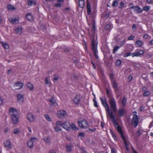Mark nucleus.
Listing matches in <instances>:
<instances>
[{
  "instance_id": "obj_1",
  "label": "nucleus",
  "mask_w": 153,
  "mask_h": 153,
  "mask_svg": "<svg viewBox=\"0 0 153 153\" xmlns=\"http://www.w3.org/2000/svg\"><path fill=\"white\" fill-rule=\"evenodd\" d=\"M91 45L92 49L93 50L94 55L97 60L99 59V56L97 55L98 51L97 49V45H96V42L94 38L92 39Z\"/></svg>"
},
{
  "instance_id": "obj_2",
  "label": "nucleus",
  "mask_w": 153,
  "mask_h": 153,
  "mask_svg": "<svg viewBox=\"0 0 153 153\" xmlns=\"http://www.w3.org/2000/svg\"><path fill=\"white\" fill-rule=\"evenodd\" d=\"M91 45L92 49L93 50L94 55L97 60L99 59V56L97 55L98 51L97 49V45H96V42L94 38L92 39Z\"/></svg>"
},
{
  "instance_id": "obj_3",
  "label": "nucleus",
  "mask_w": 153,
  "mask_h": 153,
  "mask_svg": "<svg viewBox=\"0 0 153 153\" xmlns=\"http://www.w3.org/2000/svg\"><path fill=\"white\" fill-rule=\"evenodd\" d=\"M139 119L138 115H134L131 121V125L134 128H136L139 123Z\"/></svg>"
},
{
  "instance_id": "obj_4",
  "label": "nucleus",
  "mask_w": 153,
  "mask_h": 153,
  "mask_svg": "<svg viewBox=\"0 0 153 153\" xmlns=\"http://www.w3.org/2000/svg\"><path fill=\"white\" fill-rule=\"evenodd\" d=\"M109 102L112 108L113 112H116L117 111V107L116 101L113 98H110L109 100Z\"/></svg>"
},
{
  "instance_id": "obj_5",
  "label": "nucleus",
  "mask_w": 153,
  "mask_h": 153,
  "mask_svg": "<svg viewBox=\"0 0 153 153\" xmlns=\"http://www.w3.org/2000/svg\"><path fill=\"white\" fill-rule=\"evenodd\" d=\"M78 123L79 126L82 128H85L88 126V122L85 120H83L81 121H78Z\"/></svg>"
},
{
  "instance_id": "obj_6",
  "label": "nucleus",
  "mask_w": 153,
  "mask_h": 153,
  "mask_svg": "<svg viewBox=\"0 0 153 153\" xmlns=\"http://www.w3.org/2000/svg\"><path fill=\"white\" fill-rule=\"evenodd\" d=\"M57 115L59 118H62L63 117H66L67 114L65 111L60 110L58 112Z\"/></svg>"
},
{
  "instance_id": "obj_7",
  "label": "nucleus",
  "mask_w": 153,
  "mask_h": 153,
  "mask_svg": "<svg viewBox=\"0 0 153 153\" xmlns=\"http://www.w3.org/2000/svg\"><path fill=\"white\" fill-rule=\"evenodd\" d=\"M12 121L14 124H16L18 122L19 114H11Z\"/></svg>"
},
{
  "instance_id": "obj_8",
  "label": "nucleus",
  "mask_w": 153,
  "mask_h": 153,
  "mask_svg": "<svg viewBox=\"0 0 153 153\" xmlns=\"http://www.w3.org/2000/svg\"><path fill=\"white\" fill-rule=\"evenodd\" d=\"M36 140V137H32L30 138V140L27 142V144L28 147L30 148H32L33 147V143L34 141Z\"/></svg>"
},
{
  "instance_id": "obj_9",
  "label": "nucleus",
  "mask_w": 153,
  "mask_h": 153,
  "mask_svg": "<svg viewBox=\"0 0 153 153\" xmlns=\"http://www.w3.org/2000/svg\"><path fill=\"white\" fill-rule=\"evenodd\" d=\"M102 104L104 107L105 108L106 110H108L109 107L108 104L105 99L104 100L102 97L100 98Z\"/></svg>"
},
{
  "instance_id": "obj_10",
  "label": "nucleus",
  "mask_w": 153,
  "mask_h": 153,
  "mask_svg": "<svg viewBox=\"0 0 153 153\" xmlns=\"http://www.w3.org/2000/svg\"><path fill=\"white\" fill-rule=\"evenodd\" d=\"M71 124L68 122H64V123L63 124V128L66 129L67 131L71 130Z\"/></svg>"
},
{
  "instance_id": "obj_11",
  "label": "nucleus",
  "mask_w": 153,
  "mask_h": 153,
  "mask_svg": "<svg viewBox=\"0 0 153 153\" xmlns=\"http://www.w3.org/2000/svg\"><path fill=\"white\" fill-rule=\"evenodd\" d=\"M117 129L118 132L120 134L122 139H124L126 138L124 135V134L122 129L121 127L119 125L117 126Z\"/></svg>"
},
{
  "instance_id": "obj_12",
  "label": "nucleus",
  "mask_w": 153,
  "mask_h": 153,
  "mask_svg": "<svg viewBox=\"0 0 153 153\" xmlns=\"http://www.w3.org/2000/svg\"><path fill=\"white\" fill-rule=\"evenodd\" d=\"M80 96L79 94L76 95L74 100V101L75 104L78 105L80 100Z\"/></svg>"
},
{
  "instance_id": "obj_13",
  "label": "nucleus",
  "mask_w": 153,
  "mask_h": 153,
  "mask_svg": "<svg viewBox=\"0 0 153 153\" xmlns=\"http://www.w3.org/2000/svg\"><path fill=\"white\" fill-rule=\"evenodd\" d=\"M126 112V110L124 109L120 108L118 111L119 116L120 117H122Z\"/></svg>"
},
{
  "instance_id": "obj_14",
  "label": "nucleus",
  "mask_w": 153,
  "mask_h": 153,
  "mask_svg": "<svg viewBox=\"0 0 153 153\" xmlns=\"http://www.w3.org/2000/svg\"><path fill=\"white\" fill-rule=\"evenodd\" d=\"M106 112L108 113V116L110 119L112 120L115 118V116L113 115V112L112 111H110L109 108L108 109V110H106Z\"/></svg>"
},
{
  "instance_id": "obj_15",
  "label": "nucleus",
  "mask_w": 153,
  "mask_h": 153,
  "mask_svg": "<svg viewBox=\"0 0 153 153\" xmlns=\"http://www.w3.org/2000/svg\"><path fill=\"white\" fill-rule=\"evenodd\" d=\"M27 118L28 120L30 122H32L33 121L34 118L33 115L31 113H28L27 114Z\"/></svg>"
},
{
  "instance_id": "obj_16",
  "label": "nucleus",
  "mask_w": 153,
  "mask_h": 153,
  "mask_svg": "<svg viewBox=\"0 0 153 153\" xmlns=\"http://www.w3.org/2000/svg\"><path fill=\"white\" fill-rule=\"evenodd\" d=\"M23 84L21 82H19L14 84V87L20 86L19 88H16L17 89H19L22 88L23 87Z\"/></svg>"
},
{
  "instance_id": "obj_17",
  "label": "nucleus",
  "mask_w": 153,
  "mask_h": 153,
  "mask_svg": "<svg viewBox=\"0 0 153 153\" xmlns=\"http://www.w3.org/2000/svg\"><path fill=\"white\" fill-rule=\"evenodd\" d=\"M5 147L7 149H10L11 148V144L9 140H7L4 143Z\"/></svg>"
},
{
  "instance_id": "obj_18",
  "label": "nucleus",
  "mask_w": 153,
  "mask_h": 153,
  "mask_svg": "<svg viewBox=\"0 0 153 153\" xmlns=\"http://www.w3.org/2000/svg\"><path fill=\"white\" fill-rule=\"evenodd\" d=\"M134 10V11L137 13H141L142 12V10L138 6L135 7Z\"/></svg>"
},
{
  "instance_id": "obj_19",
  "label": "nucleus",
  "mask_w": 153,
  "mask_h": 153,
  "mask_svg": "<svg viewBox=\"0 0 153 153\" xmlns=\"http://www.w3.org/2000/svg\"><path fill=\"white\" fill-rule=\"evenodd\" d=\"M15 30L17 34H20L22 32V28L21 26H19L15 29Z\"/></svg>"
},
{
  "instance_id": "obj_20",
  "label": "nucleus",
  "mask_w": 153,
  "mask_h": 153,
  "mask_svg": "<svg viewBox=\"0 0 153 153\" xmlns=\"http://www.w3.org/2000/svg\"><path fill=\"white\" fill-rule=\"evenodd\" d=\"M9 20L13 24H16L18 22V19L16 18H9Z\"/></svg>"
},
{
  "instance_id": "obj_21",
  "label": "nucleus",
  "mask_w": 153,
  "mask_h": 153,
  "mask_svg": "<svg viewBox=\"0 0 153 153\" xmlns=\"http://www.w3.org/2000/svg\"><path fill=\"white\" fill-rule=\"evenodd\" d=\"M26 18L30 21H32L33 19L30 13H28L26 15Z\"/></svg>"
},
{
  "instance_id": "obj_22",
  "label": "nucleus",
  "mask_w": 153,
  "mask_h": 153,
  "mask_svg": "<svg viewBox=\"0 0 153 153\" xmlns=\"http://www.w3.org/2000/svg\"><path fill=\"white\" fill-rule=\"evenodd\" d=\"M87 12L88 15H90L91 13V6L89 3H87Z\"/></svg>"
},
{
  "instance_id": "obj_23",
  "label": "nucleus",
  "mask_w": 153,
  "mask_h": 153,
  "mask_svg": "<svg viewBox=\"0 0 153 153\" xmlns=\"http://www.w3.org/2000/svg\"><path fill=\"white\" fill-rule=\"evenodd\" d=\"M27 1L28 5L30 6L33 5L34 6L36 4V2L35 0H27Z\"/></svg>"
},
{
  "instance_id": "obj_24",
  "label": "nucleus",
  "mask_w": 153,
  "mask_h": 153,
  "mask_svg": "<svg viewBox=\"0 0 153 153\" xmlns=\"http://www.w3.org/2000/svg\"><path fill=\"white\" fill-rule=\"evenodd\" d=\"M18 102H19L20 100H22V101L23 102L24 101V96L22 94H18L17 96Z\"/></svg>"
},
{
  "instance_id": "obj_25",
  "label": "nucleus",
  "mask_w": 153,
  "mask_h": 153,
  "mask_svg": "<svg viewBox=\"0 0 153 153\" xmlns=\"http://www.w3.org/2000/svg\"><path fill=\"white\" fill-rule=\"evenodd\" d=\"M72 144L71 143L67 144L66 146L67 151L68 152H70L72 150Z\"/></svg>"
},
{
  "instance_id": "obj_26",
  "label": "nucleus",
  "mask_w": 153,
  "mask_h": 153,
  "mask_svg": "<svg viewBox=\"0 0 153 153\" xmlns=\"http://www.w3.org/2000/svg\"><path fill=\"white\" fill-rule=\"evenodd\" d=\"M0 43L2 45L4 49H7L9 48V46L7 42H4L2 41H1Z\"/></svg>"
},
{
  "instance_id": "obj_27",
  "label": "nucleus",
  "mask_w": 153,
  "mask_h": 153,
  "mask_svg": "<svg viewBox=\"0 0 153 153\" xmlns=\"http://www.w3.org/2000/svg\"><path fill=\"white\" fill-rule=\"evenodd\" d=\"M9 111L10 113H12V114H18V112L16 110L13 108H11L9 109Z\"/></svg>"
},
{
  "instance_id": "obj_28",
  "label": "nucleus",
  "mask_w": 153,
  "mask_h": 153,
  "mask_svg": "<svg viewBox=\"0 0 153 153\" xmlns=\"http://www.w3.org/2000/svg\"><path fill=\"white\" fill-rule=\"evenodd\" d=\"M85 1L83 0H79V5L80 7L83 8L85 5Z\"/></svg>"
},
{
  "instance_id": "obj_29",
  "label": "nucleus",
  "mask_w": 153,
  "mask_h": 153,
  "mask_svg": "<svg viewBox=\"0 0 153 153\" xmlns=\"http://www.w3.org/2000/svg\"><path fill=\"white\" fill-rule=\"evenodd\" d=\"M27 87L30 90H32L33 89V85L30 82H28L27 84Z\"/></svg>"
},
{
  "instance_id": "obj_30",
  "label": "nucleus",
  "mask_w": 153,
  "mask_h": 153,
  "mask_svg": "<svg viewBox=\"0 0 153 153\" xmlns=\"http://www.w3.org/2000/svg\"><path fill=\"white\" fill-rule=\"evenodd\" d=\"M121 61L120 60L118 59L115 62V65L119 67L121 65Z\"/></svg>"
},
{
  "instance_id": "obj_31",
  "label": "nucleus",
  "mask_w": 153,
  "mask_h": 153,
  "mask_svg": "<svg viewBox=\"0 0 153 153\" xmlns=\"http://www.w3.org/2000/svg\"><path fill=\"white\" fill-rule=\"evenodd\" d=\"M7 8L9 10H14L16 8L11 4H8L7 5Z\"/></svg>"
},
{
  "instance_id": "obj_32",
  "label": "nucleus",
  "mask_w": 153,
  "mask_h": 153,
  "mask_svg": "<svg viewBox=\"0 0 153 153\" xmlns=\"http://www.w3.org/2000/svg\"><path fill=\"white\" fill-rule=\"evenodd\" d=\"M135 44L137 47H140L142 45V42L140 40L137 41L135 42Z\"/></svg>"
},
{
  "instance_id": "obj_33",
  "label": "nucleus",
  "mask_w": 153,
  "mask_h": 153,
  "mask_svg": "<svg viewBox=\"0 0 153 153\" xmlns=\"http://www.w3.org/2000/svg\"><path fill=\"white\" fill-rule=\"evenodd\" d=\"M45 117L46 118V120L48 121L51 122L52 120L51 118L50 117L49 115L47 114H45Z\"/></svg>"
},
{
  "instance_id": "obj_34",
  "label": "nucleus",
  "mask_w": 153,
  "mask_h": 153,
  "mask_svg": "<svg viewBox=\"0 0 153 153\" xmlns=\"http://www.w3.org/2000/svg\"><path fill=\"white\" fill-rule=\"evenodd\" d=\"M49 101L51 104H54L55 102V100L54 99V97H52L51 98L49 99Z\"/></svg>"
},
{
  "instance_id": "obj_35",
  "label": "nucleus",
  "mask_w": 153,
  "mask_h": 153,
  "mask_svg": "<svg viewBox=\"0 0 153 153\" xmlns=\"http://www.w3.org/2000/svg\"><path fill=\"white\" fill-rule=\"evenodd\" d=\"M123 141L124 142L125 147H126L127 150V151H129V149L128 147V144L127 141L126 140V138H125L124 139H123Z\"/></svg>"
},
{
  "instance_id": "obj_36",
  "label": "nucleus",
  "mask_w": 153,
  "mask_h": 153,
  "mask_svg": "<svg viewBox=\"0 0 153 153\" xmlns=\"http://www.w3.org/2000/svg\"><path fill=\"white\" fill-rule=\"evenodd\" d=\"M150 92L149 91H145L143 93V95L145 97H147L150 95Z\"/></svg>"
},
{
  "instance_id": "obj_37",
  "label": "nucleus",
  "mask_w": 153,
  "mask_h": 153,
  "mask_svg": "<svg viewBox=\"0 0 153 153\" xmlns=\"http://www.w3.org/2000/svg\"><path fill=\"white\" fill-rule=\"evenodd\" d=\"M95 99V96L94 95V98L93 100V101L94 102V105L95 107H97L98 106V105H97V101Z\"/></svg>"
},
{
  "instance_id": "obj_38",
  "label": "nucleus",
  "mask_w": 153,
  "mask_h": 153,
  "mask_svg": "<svg viewBox=\"0 0 153 153\" xmlns=\"http://www.w3.org/2000/svg\"><path fill=\"white\" fill-rule=\"evenodd\" d=\"M71 129L72 128L73 130H78L77 127L73 123H72L71 125Z\"/></svg>"
},
{
  "instance_id": "obj_39",
  "label": "nucleus",
  "mask_w": 153,
  "mask_h": 153,
  "mask_svg": "<svg viewBox=\"0 0 153 153\" xmlns=\"http://www.w3.org/2000/svg\"><path fill=\"white\" fill-rule=\"evenodd\" d=\"M112 121L113 123L115 126H117L119 125L118 123L116 121L115 118H114V119L112 120Z\"/></svg>"
},
{
  "instance_id": "obj_40",
  "label": "nucleus",
  "mask_w": 153,
  "mask_h": 153,
  "mask_svg": "<svg viewBox=\"0 0 153 153\" xmlns=\"http://www.w3.org/2000/svg\"><path fill=\"white\" fill-rule=\"evenodd\" d=\"M64 123V122H62L61 121H59L56 122V126L61 125L63 127V124Z\"/></svg>"
},
{
  "instance_id": "obj_41",
  "label": "nucleus",
  "mask_w": 153,
  "mask_h": 153,
  "mask_svg": "<svg viewBox=\"0 0 153 153\" xmlns=\"http://www.w3.org/2000/svg\"><path fill=\"white\" fill-rule=\"evenodd\" d=\"M54 129H55V131L56 132L61 131V129L59 127L57 126H56L54 127Z\"/></svg>"
},
{
  "instance_id": "obj_42",
  "label": "nucleus",
  "mask_w": 153,
  "mask_h": 153,
  "mask_svg": "<svg viewBox=\"0 0 153 153\" xmlns=\"http://www.w3.org/2000/svg\"><path fill=\"white\" fill-rule=\"evenodd\" d=\"M118 86L117 85V84L116 82L114 80L113 81V83H112V86L113 88L115 89L117 88Z\"/></svg>"
},
{
  "instance_id": "obj_43",
  "label": "nucleus",
  "mask_w": 153,
  "mask_h": 153,
  "mask_svg": "<svg viewBox=\"0 0 153 153\" xmlns=\"http://www.w3.org/2000/svg\"><path fill=\"white\" fill-rule=\"evenodd\" d=\"M118 4V3L117 1L115 0L113 1L112 5L113 7H116Z\"/></svg>"
},
{
  "instance_id": "obj_44",
  "label": "nucleus",
  "mask_w": 153,
  "mask_h": 153,
  "mask_svg": "<svg viewBox=\"0 0 153 153\" xmlns=\"http://www.w3.org/2000/svg\"><path fill=\"white\" fill-rule=\"evenodd\" d=\"M150 7L149 6H145L143 8V10L147 11L149 10Z\"/></svg>"
},
{
  "instance_id": "obj_45",
  "label": "nucleus",
  "mask_w": 153,
  "mask_h": 153,
  "mask_svg": "<svg viewBox=\"0 0 153 153\" xmlns=\"http://www.w3.org/2000/svg\"><path fill=\"white\" fill-rule=\"evenodd\" d=\"M119 48L120 47L118 46L115 47L113 50V53H115V52L117 51Z\"/></svg>"
},
{
  "instance_id": "obj_46",
  "label": "nucleus",
  "mask_w": 153,
  "mask_h": 153,
  "mask_svg": "<svg viewBox=\"0 0 153 153\" xmlns=\"http://www.w3.org/2000/svg\"><path fill=\"white\" fill-rule=\"evenodd\" d=\"M132 57H134V56H139V55L138 52H134L133 53H132Z\"/></svg>"
},
{
  "instance_id": "obj_47",
  "label": "nucleus",
  "mask_w": 153,
  "mask_h": 153,
  "mask_svg": "<svg viewBox=\"0 0 153 153\" xmlns=\"http://www.w3.org/2000/svg\"><path fill=\"white\" fill-rule=\"evenodd\" d=\"M132 53L131 52L126 53L124 54L123 56L124 57H127L128 56H130L131 55H132Z\"/></svg>"
},
{
  "instance_id": "obj_48",
  "label": "nucleus",
  "mask_w": 153,
  "mask_h": 153,
  "mask_svg": "<svg viewBox=\"0 0 153 153\" xmlns=\"http://www.w3.org/2000/svg\"><path fill=\"white\" fill-rule=\"evenodd\" d=\"M126 102V99L125 97H124V98H123V100L122 101V105L124 107L125 105Z\"/></svg>"
},
{
  "instance_id": "obj_49",
  "label": "nucleus",
  "mask_w": 153,
  "mask_h": 153,
  "mask_svg": "<svg viewBox=\"0 0 153 153\" xmlns=\"http://www.w3.org/2000/svg\"><path fill=\"white\" fill-rule=\"evenodd\" d=\"M59 78V75L58 74H55L53 78V79L54 80L56 81Z\"/></svg>"
},
{
  "instance_id": "obj_50",
  "label": "nucleus",
  "mask_w": 153,
  "mask_h": 153,
  "mask_svg": "<svg viewBox=\"0 0 153 153\" xmlns=\"http://www.w3.org/2000/svg\"><path fill=\"white\" fill-rule=\"evenodd\" d=\"M71 50V49L68 48H66L64 49V51L65 53H68Z\"/></svg>"
},
{
  "instance_id": "obj_51",
  "label": "nucleus",
  "mask_w": 153,
  "mask_h": 153,
  "mask_svg": "<svg viewBox=\"0 0 153 153\" xmlns=\"http://www.w3.org/2000/svg\"><path fill=\"white\" fill-rule=\"evenodd\" d=\"M19 132L18 129H14L13 131V133L15 134H17Z\"/></svg>"
},
{
  "instance_id": "obj_52",
  "label": "nucleus",
  "mask_w": 153,
  "mask_h": 153,
  "mask_svg": "<svg viewBox=\"0 0 153 153\" xmlns=\"http://www.w3.org/2000/svg\"><path fill=\"white\" fill-rule=\"evenodd\" d=\"M110 25H107L105 27V30H108L110 29Z\"/></svg>"
},
{
  "instance_id": "obj_53",
  "label": "nucleus",
  "mask_w": 153,
  "mask_h": 153,
  "mask_svg": "<svg viewBox=\"0 0 153 153\" xmlns=\"http://www.w3.org/2000/svg\"><path fill=\"white\" fill-rule=\"evenodd\" d=\"M138 53L139 55V56L143 54L144 51L142 50H140L138 51Z\"/></svg>"
},
{
  "instance_id": "obj_54",
  "label": "nucleus",
  "mask_w": 153,
  "mask_h": 153,
  "mask_svg": "<svg viewBox=\"0 0 153 153\" xmlns=\"http://www.w3.org/2000/svg\"><path fill=\"white\" fill-rule=\"evenodd\" d=\"M80 150L81 151V153H87L86 151L84 149V148H81L80 149Z\"/></svg>"
},
{
  "instance_id": "obj_55",
  "label": "nucleus",
  "mask_w": 153,
  "mask_h": 153,
  "mask_svg": "<svg viewBox=\"0 0 153 153\" xmlns=\"http://www.w3.org/2000/svg\"><path fill=\"white\" fill-rule=\"evenodd\" d=\"M44 140L46 143H48L49 142V139L47 137H45L44 138Z\"/></svg>"
},
{
  "instance_id": "obj_56",
  "label": "nucleus",
  "mask_w": 153,
  "mask_h": 153,
  "mask_svg": "<svg viewBox=\"0 0 153 153\" xmlns=\"http://www.w3.org/2000/svg\"><path fill=\"white\" fill-rule=\"evenodd\" d=\"M130 8L131 9H134V4L132 3H131L129 4Z\"/></svg>"
},
{
  "instance_id": "obj_57",
  "label": "nucleus",
  "mask_w": 153,
  "mask_h": 153,
  "mask_svg": "<svg viewBox=\"0 0 153 153\" xmlns=\"http://www.w3.org/2000/svg\"><path fill=\"white\" fill-rule=\"evenodd\" d=\"M106 92L108 97H109L110 96V92L109 90L107 88L106 89Z\"/></svg>"
},
{
  "instance_id": "obj_58",
  "label": "nucleus",
  "mask_w": 153,
  "mask_h": 153,
  "mask_svg": "<svg viewBox=\"0 0 153 153\" xmlns=\"http://www.w3.org/2000/svg\"><path fill=\"white\" fill-rule=\"evenodd\" d=\"M61 6V4L60 3H56L55 4V6L56 7H60Z\"/></svg>"
},
{
  "instance_id": "obj_59",
  "label": "nucleus",
  "mask_w": 153,
  "mask_h": 153,
  "mask_svg": "<svg viewBox=\"0 0 153 153\" xmlns=\"http://www.w3.org/2000/svg\"><path fill=\"white\" fill-rule=\"evenodd\" d=\"M124 5V3L122 2L120 3V4L119 5V8H121Z\"/></svg>"
},
{
  "instance_id": "obj_60",
  "label": "nucleus",
  "mask_w": 153,
  "mask_h": 153,
  "mask_svg": "<svg viewBox=\"0 0 153 153\" xmlns=\"http://www.w3.org/2000/svg\"><path fill=\"white\" fill-rule=\"evenodd\" d=\"M96 129L95 128H94L93 129H91L90 128H89L88 129L89 130L92 132H94V131H96Z\"/></svg>"
},
{
  "instance_id": "obj_61",
  "label": "nucleus",
  "mask_w": 153,
  "mask_h": 153,
  "mask_svg": "<svg viewBox=\"0 0 153 153\" xmlns=\"http://www.w3.org/2000/svg\"><path fill=\"white\" fill-rule=\"evenodd\" d=\"M85 134L83 132H80L79 134V136H80L82 137H84L85 136Z\"/></svg>"
},
{
  "instance_id": "obj_62",
  "label": "nucleus",
  "mask_w": 153,
  "mask_h": 153,
  "mask_svg": "<svg viewBox=\"0 0 153 153\" xmlns=\"http://www.w3.org/2000/svg\"><path fill=\"white\" fill-rule=\"evenodd\" d=\"M134 38V36L133 35H132V36H130L128 37V40H133Z\"/></svg>"
},
{
  "instance_id": "obj_63",
  "label": "nucleus",
  "mask_w": 153,
  "mask_h": 153,
  "mask_svg": "<svg viewBox=\"0 0 153 153\" xmlns=\"http://www.w3.org/2000/svg\"><path fill=\"white\" fill-rule=\"evenodd\" d=\"M136 135L138 137L140 134V130H139L136 133Z\"/></svg>"
},
{
  "instance_id": "obj_64",
  "label": "nucleus",
  "mask_w": 153,
  "mask_h": 153,
  "mask_svg": "<svg viewBox=\"0 0 153 153\" xmlns=\"http://www.w3.org/2000/svg\"><path fill=\"white\" fill-rule=\"evenodd\" d=\"M112 135L115 140H117V137L115 134H112Z\"/></svg>"
}]
</instances>
